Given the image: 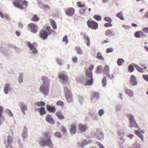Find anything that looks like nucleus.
Returning a JSON list of instances; mask_svg holds the SVG:
<instances>
[{
	"mask_svg": "<svg viewBox=\"0 0 148 148\" xmlns=\"http://www.w3.org/2000/svg\"><path fill=\"white\" fill-rule=\"evenodd\" d=\"M23 82L22 78L21 77H19L18 78V82L20 83H21Z\"/></svg>",
	"mask_w": 148,
	"mask_h": 148,
	"instance_id": "obj_62",
	"label": "nucleus"
},
{
	"mask_svg": "<svg viewBox=\"0 0 148 148\" xmlns=\"http://www.w3.org/2000/svg\"><path fill=\"white\" fill-rule=\"evenodd\" d=\"M3 108L0 105V117H2V113L3 112Z\"/></svg>",
	"mask_w": 148,
	"mask_h": 148,
	"instance_id": "obj_55",
	"label": "nucleus"
},
{
	"mask_svg": "<svg viewBox=\"0 0 148 148\" xmlns=\"http://www.w3.org/2000/svg\"><path fill=\"white\" fill-rule=\"evenodd\" d=\"M27 136V134L26 132L23 133L22 134V136L24 138H26Z\"/></svg>",
	"mask_w": 148,
	"mask_h": 148,
	"instance_id": "obj_60",
	"label": "nucleus"
},
{
	"mask_svg": "<svg viewBox=\"0 0 148 148\" xmlns=\"http://www.w3.org/2000/svg\"><path fill=\"white\" fill-rule=\"evenodd\" d=\"M102 83L103 84V86L105 87L106 86L107 84V78L106 77L104 76L102 80Z\"/></svg>",
	"mask_w": 148,
	"mask_h": 148,
	"instance_id": "obj_34",
	"label": "nucleus"
},
{
	"mask_svg": "<svg viewBox=\"0 0 148 148\" xmlns=\"http://www.w3.org/2000/svg\"><path fill=\"white\" fill-rule=\"evenodd\" d=\"M20 107L23 114H25V110L27 109V106L23 102H21L19 104Z\"/></svg>",
	"mask_w": 148,
	"mask_h": 148,
	"instance_id": "obj_18",
	"label": "nucleus"
},
{
	"mask_svg": "<svg viewBox=\"0 0 148 148\" xmlns=\"http://www.w3.org/2000/svg\"><path fill=\"white\" fill-rule=\"evenodd\" d=\"M87 8H85L81 9L79 11V13L81 15L84 14Z\"/></svg>",
	"mask_w": 148,
	"mask_h": 148,
	"instance_id": "obj_37",
	"label": "nucleus"
},
{
	"mask_svg": "<svg viewBox=\"0 0 148 148\" xmlns=\"http://www.w3.org/2000/svg\"><path fill=\"white\" fill-rule=\"evenodd\" d=\"M124 62V61L123 59L119 58L117 61V63L119 66H121Z\"/></svg>",
	"mask_w": 148,
	"mask_h": 148,
	"instance_id": "obj_35",
	"label": "nucleus"
},
{
	"mask_svg": "<svg viewBox=\"0 0 148 148\" xmlns=\"http://www.w3.org/2000/svg\"><path fill=\"white\" fill-rule=\"evenodd\" d=\"M101 67L100 66H98L96 68V73H101Z\"/></svg>",
	"mask_w": 148,
	"mask_h": 148,
	"instance_id": "obj_38",
	"label": "nucleus"
},
{
	"mask_svg": "<svg viewBox=\"0 0 148 148\" xmlns=\"http://www.w3.org/2000/svg\"><path fill=\"white\" fill-rule=\"evenodd\" d=\"M134 147L131 148H140V145L138 144H134L133 145Z\"/></svg>",
	"mask_w": 148,
	"mask_h": 148,
	"instance_id": "obj_51",
	"label": "nucleus"
},
{
	"mask_svg": "<svg viewBox=\"0 0 148 148\" xmlns=\"http://www.w3.org/2000/svg\"><path fill=\"white\" fill-rule=\"evenodd\" d=\"M56 104L57 106L63 107L64 105V103L62 101H58L56 103Z\"/></svg>",
	"mask_w": 148,
	"mask_h": 148,
	"instance_id": "obj_40",
	"label": "nucleus"
},
{
	"mask_svg": "<svg viewBox=\"0 0 148 148\" xmlns=\"http://www.w3.org/2000/svg\"><path fill=\"white\" fill-rule=\"evenodd\" d=\"M143 77L145 80L148 82V75H143Z\"/></svg>",
	"mask_w": 148,
	"mask_h": 148,
	"instance_id": "obj_50",
	"label": "nucleus"
},
{
	"mask_svg": "<svg viewBox=\"0 0 148 148\" xmlns=\"http://www.w3.org/2000/svg\"><path fill=\"white\" fill-rule=\"evenodd\" d=\"M46 120L48 122L52 124H53L54 123V121L50 115H47L46 117Z\"/></svg>",
	"mask_w": 148,
	"mask_h": 148,
	"instance_id": "obj_17",
	"label": "nucleus"
},
{
	"mask_svg": "<svg viewBox=\"0 0 148 148\" xmlns=\"http://www.w3.org/2000/svg\"><path fill=\"white\" fill-rule=\"evenodd\" d=\"M76 49L78 54H81L82 53V51L79 47H76Z\"/></svg>",
	"mask_w": 148,
	"mask_h": 148,
	"instance_id": "obj_44",
	"label": "nucleus"
},
{
	"mask_svg": "<svg viewBox=\"0 0 148 148\" xmlns=\"http://www.w3.org/2000/svg\"><path fill=\"white\" fill-rule=\"evenodd\" d=\"M42 79L43 81V84L41 85L40 90L44 95H47L49 92V80L48 78L45 76H42Z\"/></svg>",
	"mask_w": 148,
	"mask_h": 148,
	"instance_id": "obj_2",
	"label": "nucleus"
},
{
	"mask_svg": "<svg viewBox=\"0 0 148 148\" xmlns=\"http://www.w3.org/2000/svg\"><path fill=\"white\" fill-rule=\"evenodd\" d=\"M28 46L29 47L31 50H33L32 53H36L37 52V51L36 50V47L37 46V44L34 42L32 44H31L29 42H28L27 43Z\"/></svg>",
	"mask_w": 148,
	"mask_h": 148,
	"instance_id": "obj_10",
	"label": "nucleus"
},
{
	"mask_svg": "<svg viewBox=\"0 0 148 148\" xmlns=\"http://www.w3.org/2000/svg\"><path fill=\"white\" fill-rule=\"evenodd\" d=\"M77 6L80 8L84 7L85 5L84 3H82L80 1L77 2Z\"/></svg>",
	"mask_w": 148,
	"mask_h": 148,
	"instance_id": "obj_42",
	"label": "nucleus"
},
{
	"mask_svg": "<svg viewBox=\"0 0 148 148\" xmlns=\"http://www.w3.org/2000/svg\"><path fill=\"white\" fill-rule=\"evenodd\" d=\"M47 110L51 113H54L56 110L55 107H51L49 105H47Z\"/></svg>",
	"mask_w": 148,
	"mask_h": 148,
	"instance_id": "obj_21",
	"label": "nucleus"
},
{
	"mask_svg": "<svg viewBox=\"0 0 148 148\" xmlns=\"http://www.w3.org/2000/svg\"><path fill=\"white\" fill-rule=\"evenodd\" d=\"M10 84H7L5 85L4 89V91L5 94H7L8 92L10 90Z\"/></svg>",
	"mask_w": 148,
	"mask_h": 148,
	"instance_id": "obj_20",
	"label": "nucleus"
},
{
	"mask_svg": "<svg viewBox=\"0 0 148 148\" xmlns=\"http://www.w3.org/2000/svg\"><path fill=\"white\" fill-rule=\"evenodd\" d=\"M72 60L74 63H76L77 62V58L76 57H74L72 58Z\"/></svg>",
	"mask_w": 148,
	"mask_h": 148,
	"instance_id": "obj_56",
	"label": "nucleus"
},
{
	"mask_svg": "<svg viewBox=\"0 0 148 148\" xmlns=\"http://www.w3.org/2000/svg\"><path fill=\"white\" fill-rule=\"evenodd\" d=\"M75 12V10L73 8L70 7L68 8L65 11L66 14L69 16H71L73 15Z\"/></svg>",
	"mask_w": 148,
	"mask_h": 148,
	"instance_id": "obj_13",
	"label": "nucleus"
},
{
	"mask_svg": "<svg viewBox=\"0 0 148 148\" xmlns=\"http://www.w3.org/2000/svg\"><path fill=\"white\" fill-rule=\"evenodd\" d=\"M135 64L133 63L130 64V73L133 72L134 70L135 65Z\"/></svg>",
	"mask_w": 148,
	"mask_h": 148,
	"instance_id": "obj_36",
	"label": "nucleus"
},
{
	"mask_svg": "<svg viewBox=\"0 0 148 148\" xmlns=\"http://www.w3.org/2000/svg\"><path fill=\"white\" fill-rule=\"evenodd\" d=\"M122 12H119L118 13H117L116 14V16L119 18L121 20H123L124 19V18L123 16V15L122 14Z\"/></svg>",
	"mask_w": 148,
	"mask_h": 148,
	"instance_id": "obj_30",
	"label": "nucleus"
},
{
	"mask_svg": "<svg viewBox=\"0 0 148 148\" xmlns=\"http://www.w3.org/2000/svg\"><path fill=\"white\" fill-rule=\"evenodd\" d=\"M130 82H131L132 84L134 86H135L138 84V82L136 78L133 75H131L130 79Z\"/></svg>",
	"mask_w": 148,
	"mask_h": 148,
	"instance_id": "obj_15",
	"label": "nucleus"
},
{
	"mask_svg": "<svg viewBox=\"0 0 148 148\" xmlns=\"http://www.w3.org/2000/svg\"><path fill=\"white\" fill-rule=\"evenodd\" d=\"M76 126L75 124H73L71 125L69 129L70 134L71 135L75 134L76 132Z\"/></svg>",
	"mask_w": 148,
	"mask_h": 148,
	"instance_id": "obj_14",
	"label": "nucleus"
},
{
	"mask_svg": "<svg viewBox=\"0 0 148 148\" xmlns=\"http://www.w3.org/2000/svg\"><path fill=\"white\" fill-rule=\"evenodd\" d=\"M98 145L99 147L100 148H104L103 146L101 143H98Z\"/></svg>",
	"mask_w": 148,
	"mask_h": 148,
	"instance_id": "obj_64",
	"label": "nucleus"
},
{
	"mask_svg": "<svg viewBox=\"0 0 148 148\" xmlns=\"http://www.w3.org/2000/svg\"><path fill=\"white\" fill-rule=\"evenodd\" d=\"M29 26L31 29V32L34 33H36L37 32L38 27V26H37L36 24L31 23L29 24Z\"/></svg>",
	"mask_w": 148,
	"mask_h": 148,
	"instance_id": "obj_12",
	"label": "nucleus"
},
{
	"mask_svg": "<svg viewBox=\"0 0 148 148\" xmlns=\"http://www.w3.org/2000/svg\"><path fill=\"white\" fill-rule=\"evenodd\" d=\"M45 29V30H40L39 34L40 38L43 40L47 39L48 36L50 35L51 33L54 32V31L51 29L49 26H47Z\"/></svg>",
	"mask_w": 148,
	"mask_h": 148,
	"instance_id": "obj_3",
	"label": "nucleus"
},
{
	"mask_svg": "<svg viewBox=\"0 0 148 148\" xmlns=\"http://www.w3.org/2000/svg\"><path fill=\"white\" fill-rule=\"evenodd\" d=\"M87 128V126L86 125H84L82 124L79 125V130L82 132L85 131Z\"/></svg>",
	"mask_w": 148,
	"mask_h": 148,
	"instance_id": "obj_22",
	"label": "nucleus"
},
{
	"mask_svg": "<svg viewBox=\"0 0 148 148\" xmlns=\"http://www.w3.org/2000/svg\"><path fill=\"white\" fill-rule=\"evenodd\" d=\"M96 57L98 59L102 61L104 60V58L102 57L101 53L100 52H98L97 53Z\"/></svg>",
	"mask_w": 148,
	"mask_h": 148,
	"instance_id": "obj_28",
	"label": "nucleus"
},
{
	"mask_svg": "<svg viewBox=\"0 0 148 148\" xmlns=\"http://www.w3.org/2000/svg\"><path fill=\"white\" fill-rule=\"evenodd\" d=\"M49 7L47 5H44L43 6V9L45 10H49Z\"/></svg>",
	"mask_w": 148,
	"mask_h": 148,
	"instance_id": "obj_54",
	"label": "nucleus"
},
{
	"mask_svg": "<svg viewBox=\"0 0 148 148\" xmlns=\"http://www.w3.org/2000/svg\"><path fill=\"white\" fill-rule=\"evenodd\" d=\"M43 138L40 139L39 144L43 147L47 146L51 148H53V145L50 135L46 132L43 133Z\"/></svg>",
	"mask_w": 148,
	"mask_h": 148,
	"instance_id": "obj_1",
	"label": "nucleus"
},
{
	"mask_svg": "<svg viewBox=\"0 0 148 148\" xmlns=\"http://www.w3.org/2000/svg\"><path fill=\"white\" fill-rule=\"evenodd\" d=\"M68 37L66 35H65L63 38L62 41L63 42H65L66 44L68 43V40L67 39Z\"/></svg>",
	"mask_w": 148,
	"mask_h": 148,
	"instance_id": "obj_47",
	"label": "nucleus"
},
{
	"mask_svg": "<svg viewBox=\"0 0 148 148\" xmlns=\"http://www.w3.org/2000/svg\"><path fill=\"white\" fill-rule=\"evenodd\" d=\"M36 104L38 106L42 107L44 106L45 105V103L44 102L41 101L36 103Z\"/></svg>",
	"mask_w": 148,
	"mask_h": 148,
	"instance_id": "obj_32",
	"label": "nucleus"
},
{
	"mask_svg": "<svg viewBox=\"0 0 148 148\" xmlns=\"http://www.w3.org/2000/svg\"><path fill=\"white\" fill-rule=\"evenodd\" d=\"M57 117L60 119L62 120L64 119V116L62 114L60 111H58L55 114Z\"/></svg>",
	"mask_w": 148,
	"mask_h": 148,
	"instance_id": "obj_24",
	"label": "nucleus"
},
{
	"mask_svg": "<svg viewBox=\"0 0 148 148\" xmlns=\"http://www.w3.org/2000/svg\"><path fill=\"white\" fill-rule=\"evenodd\" d=\"M7 138L8 143L9 144H11L13 141L12 138L10 136H8Z\"/></svg>",
	"mask_w": 148,
	"mask_h": 148,
	"instance_id": "obj_46",
	"label": "nucleus"
},
{
	"mask_svg": "<svg viewBox=\"0 0 148 148\" xmlns=\"http://www.w3.org/2000/svg\"><path fill=\"white\" fill-rule=\"evenodd\" d=\"M77 145L78 147H81V148H82L83 147L82 145L80 143H78Z\"/></svg>",
	"mask_w": 148,
	"mask_h": 148,
	"instance_id": "obj_63",
	"label": "nucleus"
},
{
	"mask_svg": "<svg viewBox=\"0 0 148 148\" xmlns=\"http://www.w3.org/2000/svg\"><path fill=\"white\" fill-rule=\"evenodd\" d=\"M111 22L109 23H106L104 24V26L105 27H111L112 26V24L111 23Z\"/></svg>",
	"mask_w": 148,
	"mask_h": 148,
	"instance_id": "obj_49",
	"label": "nucleus"
},
{
	"mask_svg": "<svg viewBox=\"0 0 148 148\" xmlns=\"http://www.w3.org/2000/svg\"><path fill=\"white\" fill-rule=\"evenodd\" d=\"M105 34L106 35L109 36H114L115 35L114 32L110 30H107L105 32Z\"/></svg>",
	"mask_w": 148,
	"mask_h": 148,
	"instance_id": "obj_23",
	"label": "nucleus"
},
{
	"mask_svg": "<svg viewBox=\"0 0 148 148\" xmlns=\"http://www.w3.org/2000/svg\"><path fill=\"white\" fill-rule=\"evenodd\" d=\"M13 4L16 7L23 10L26 8L28 3L25 0H14Z\"/></svg>",
	"mask_w": 148,
	"mask_h": 148,
	"instance_id": "obj_5",
	"label": "nucleus"
},
{
	"mask_svg": "<svg viewBox=\"0 0 148 148\" xmlns=\"http://www.w3.org/2000/svg\"><path fill=\"white\" fill-rule=\"evenodd\" d=\"M7 112L8 115H9L10 116H13V114L11 111L8 110L7 111Z\"/></svg>",
	"mask_w": 148,
	"mask_h": 148,
	"instance_id": "obj_58",
	"label": "nucleus"
},
{
	"mask_svg": "<svg viewBox=\"0 0 148 148\" xmlns=\"http://www.w3.org/2000/svg\"><path fill=\"white\" fill-rule=\"evenodd\" d=\"M87 24L88 27L92 29L95 30L98 28V23L95 21L89 20L87 21Z\"/></svg>",
	"mask_w": 148,
	"mask_h": 148,
	"instance_id": "obj_6",
	"label": "nucleus"
},
{
	"mask_svg": "<svg viewBox=\"0 0 148 148\" xmlns=\"http://www.w3.org/2000/svg\"><path fill=\"white\" fill-rule=\"evenodd\" d=\"M94 67L93 65H91L90 66L88 69L86 70V76L88 78H89V79L87 80L85 84V86L91 85L92 84L93 81L92 70Z\"/></svg>",
	"mask_w": 148,
	"mask_h": 148,
	"instance_id": "obj_4",
	"label": "nucleus"
},
{
	"mask_svg": "<svg viewBox=\"0 0 148 148\" xmlns=\"http://www.w3.org/2000/svg\"><path fill=\"white\" fill-rule=\"evenodd\" d=\"M110 68L108 65H106L104 67L103 71V75H106L110 79H113L114 78V76L113 74L110 75L109 73Z\"/></svg>",
	"mask_w": 148,
	"mask_h": 148,
	"instance_id": "obj_9",
	"label": "nucleus"
},
{
	"mask_svg": "<svg viewBox=\"0 0 148 148\" xmlns=\"http://www.w3.org/2000/svg\"><path fill=\"white\" fill-rule=\"evenodd\" d=\"M135 133L141 139V140L143 141H144V137L143 135L141 134L140 132L136 130H135Z\"/></svg>",
	"mask_w": 148,
	"mask_h": 148,
	"instance_id": "obj_19",
	"label": "nucleus"
},
{
	"mask_svg": "<svg viewBox=\"0 0 148 148\" xmlns=\"http://www.w3.org/2000/svg\"><path fill=\"white\" fill-rule=\"evenodd\" d=\"M113 51V49L111 47H110L108 48L106 50V53H108L110 52H112Z\"/></svg>",
	"mask_w": 148,
	"mask_h": 148,
	"instance_id": "obj_52",
	"label": "nucleus"
},
{
	"mask_svg": "<svg viewBox=\"0 0 148 148\" xmlns=\"http://www.w3.org/2000/svg\"><path fill=\"white\" fill-rule=\"evenodd\" d=\"M54 135L58 138H61L62 137V135L60 132H57L55 133Z\"/></svg>",
	"mask_w": 148,
	"mask_h": 148,
	"instance_id": "obj_41",
	"label": "nucleus"
},
{
	"mask_svg": "<svg viewBox=\"0 0 148 148\" xmlns=\"http://www.w3.org/2000/svg\"><path fill=\"white\" fill-rule=\"evenodd\" d=\"M51 22V25L52 27V28L53 29H55L57 28V25L54 21L52 19H51L50 20Z\"/></svg>",
	"mask_w": 148,
	"mask_h": 148,
	"instance_id": "obj_27",
	"label": "nucleus"
},
{
	"mask_svg": "<svg viewBox=\"0 0 148 148\" xmlns=\"http://www.w3.org/2000/svg\"><path fill=\"white\" fill-rule=\"evenodd\" d=\"M104 20L107 22H111L112 21V19L110 17L108 16L105 17Z\"/></svg>",
	"mask_w": 148,
	"mask_h": 148,
	"instance_id": "obj_43",
	"label": "nucleus"
},
{
	"mask_svg": "<svg viewBox=\"0 0 148 148\" xmlns=\"http://www.w3.org/2000/svg\"><path fill=\"white\" fill-rule=\"evenodd\" d=\"M39 112L40 114L41 115L44 114L46 113L45 109L44 107L41 108L39 110Z\"/></svg>",
	"mask_w": 148,
	"mask_h": 148,
	"instance_id": "obj_31",
	"label": "nucleus"
},
{
	"mask_svg": "<svg viewBox=\"0 0 148 148\" xmlns=\"http://www.w3.org/2000/svg\"><path fill=\"white\" fill-rule=\"evenodd\" d=\"M94 135L98 140H100L103 138V133L99 129H97V130L94 133Z\"/></svg>",
	"mask_w": 148,
	"mask_h": 148,
	"instance_id": "obj_11",
	"label": "nucleus"
},
{
	"mask_svg": "<svg viewBox=\"0 0 148 148\" xmlns=\"http://www.w3.org/2000/svg\"><path fill=\"white\" fill-rule=\"evenodd\" d=\"M144 35V34L141 31H139L136 32L134 34L135 37L137 38H138L140 37V35Z\"/></svg>",
	"mask_w": 148,
	"mask_h": 148,
	"instance_id": "obj_26",
	"label": "nucleus"
},
{
	"mask_svg": "<svg viewBox=\"0 0 148 148\" xmlns=\"http://www.w3.org/2000/svg\"><path fill=\"white\" fill-rule=\"evenodd\" d=\"M104 111L103 109H100L99 111L98 114L100 116H101L104 113Z\"/></svg>",
	"mask_w": 148,
	"mask_h": 148,
	"instance_id": "obj_48",
	"label": "nucleus"
},
{
	"mask_svg": "<svg viewBox=\"0 0 148 148\" xmlns=\"http://www.w3.org/2000/svg\"><path fill=\"white\" fill-rule=\"evenodd\" d=\"M122 27L126 30L128 29L129 28V26L125 25H123Z\"/></svg>",
	"mask_w": 148,
	"mask_h": 148,
	"instance_id": "obj_57",
	"label": "nucleus"
},
{
	"mask_svg": "<svg viewBox=\"0 0 148 148\" xmlns=\"http://www.w3.org/2000/svg\"><path fill=\"white\" fill-rule=\"evenodd\" d=\"M18 25L19 27L22 28L23 27V25L20 22H19L18 23Z\"/></svg>",
	"mask_w": 148,
	"mask_h": 148,
	"instance_id": "obj_61",
	"label": "nucleus"
},
{
	"mask_svg": "<svg viewBox=\"0 0 148 148\" xmlns=\"http://www.w3.org/2000/svg\"><path fill=\"white\" fill-rule=\"evenodd\" d=\"M84 38H85L86 41V44L89 47L90 45V39L87 36H84Z\"/></svg>",
	"mask_w": 148,
	"mask_h": 148,
	"instance_id": "obj_29",
	"label": "nucleus"
},
{
	"mask_svg": "<svg viewBox=\"0 0 148 148\" xmlns=\"http://www.w3.org/2000/svg\"><path fill=\"white\" fill-rule=\"evenodd\" d=\"M64 91L65 92V97L66 99L69 102H70L72 100V96L70 93V90L66 87L64 88Z\"/></svg>",
	"mask_w": 148,
	"mask_h": 148,
	"instance_id": "obj_7",
	"label": "nucleus"
},
{
	"mask_svg": "<svg viewBox=\"0 0 148 148\" xmlns=\"http://www.w3.org/2000/svg\"><path fill=\"white\" fill-rule=\"evenodd\" d=\"M93 18L96 21H100L101 19V16L100 15H95L93 16Z\"/></svg>",
	"mask_w": 148,
	"mask_h": 148,
	"instance_id": "obj_33",
	"label": "nucleus"
},
{
	"mask_svg": "<svg viewBox=\"0 0 148 148\" xmlns=\"http://www.w3.org/2000/svg\"><path fill=\"white\" fill-rule=\"evenodd\" d=\"M135 67L136 70L140 73H143L144 72L143 69L141 68L137 64H135Z\"/></svg>",
	"mask_w": 148,
	"mask_h": 148,
	"instance_id": "obj_25",
	"label": "nucleus"
},
{
	"mask_svg": "<svg viewBox=\"0 0 148 148\" xmlns=\"http://www.w3.org/2000/svg\"><path fill=\"white\" fill-rule=\"evenodd\" d=\"M61 129L63 133L64 134H65L66 132V130L65 127L64 126H62L61 127Z\"/></svg>",
	"mask_w": 148,
	"mask_h": 148,
	"instance_id": "obj_53",
	"label": "nucleus"
},
{
	"mask_svg": "<svg viewBox=\"0 0 148 148\" xmlns=\"http://www.w3.org/2000/svg\"><path fill=\"white\" fill-rule=\"evenodd\" d=\"M143 31L145 33H148V27H146L144 28Z\"/></svg>",
	"mask_w": 148,
	"mask_h": 148,
	"instance_id": "obj_59",
	"label": "nucleus"
},
{
	"mask_svg": "<svg viewBox=\"0 0 148 148\" xmlns=\"http://www.w3.org/2000/svg\"><path fill=\"white\" fill-rule=\"evenodd\" d=\"M132 127L138 128V130H141V128L138 127L135 120L134 117L132 114H130V127Z\"/></svg>",
	"mask_w": 148,
	"mask_h": 148,
	"instance_id": "obj_8",
	"label": "nucleus"
},
{
	"mask_svg": "<svg viewBox=\"0 0 148 148\" xmlns=\"http://www.w3.org/2000/svg\"><path fill=\"white\" fill-rule=\"evenodd\" d=\"M59 78L64 81V82H66L67 81L68 77L65 75L64 73H60L59 75Z\"/></svg>",
	"mask_w": 148,
	"mask_h": 148,
	"instance_id": "obj_16",
	"label": "nucleus"
},
{
	"mask_svg": "<svg viewBox=\"0 0 148 148\" xmlns=\"http://www.w3.org/2000/svg\"><path fill=\"white\" fill-rule=\"evenodd\" d=\"M99 94L97 92H93L92 93V99L93 97H96L97 98H98L99 97Z\"/></svg>",
	"mask_w": 148,
	"mask_h": 148,
	"instance_id": "obj_45",
	"label": "nucleus"
},
{
	"mask_svg": "<svg viewBox=\"0 0 148 148\" xmlns=\"http://www.w3.org/2000/svg\"><path fill=\"white\" fill-rule=\"evenodd\" d=\"M39 18L37 15H34L32 18V20L33 21H37L39 20Z\"/></svg>",
	"mask_w": 148,
	"mask_h": 148,
	"instance_id": "obj_39",
	"label": "nucleus"
}]
</instances>
